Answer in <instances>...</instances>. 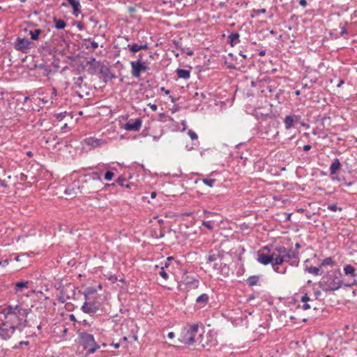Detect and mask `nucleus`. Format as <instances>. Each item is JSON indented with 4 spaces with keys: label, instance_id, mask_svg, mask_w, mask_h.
<instances>
[{
    "label": "nucleus",
    "instance_id": "obj_1",
    "mask_svg": "<svg viewBox=\"0 0 357 357\" xmlns=\"http://www.w3.org/2000/svg\"><path fill=\"white\" fill-rule=\"evenodd\" d=\"M30 311L31 310L22 308L19 305L14 307L8 305L1 311V314L3 316V319L1 320L10 326H14L16 330L24 328L29 326L26 317Z\"/></svg>",
    "mask_w": 357,
    "mask_h": 357
},
{
    "label": "nucleus",
    "instance_id": "obj_2",
    "mask_svg": "<svg viewBox=\"0 0 357 357\" xmlns=\"http://www.w3.org/2000/svg\"><path fill=\"white\" fill-rule=\"evenodd\" d=\"M101 176L102 172H93L85 174L83 175L84 180L82 181V185H77L76 182H74L73 185L79 190L82 194L98 193L110 185L103 183Z\"/></svg>",
    "mask_w": 357,
    "mask_h": 357
},
{
    "label": "nucleus",
    "instance_id": "obj_3",
    "mask_svg": "<svg viewBox=\"0 0 357 357\" xmlns=\"http://www.w3.org/2000/svg\"><path fill=\"white\" fill-rule=\"evenodd\" d=\"M355 284L356 282L352 284H345L344 286L351 287ZM342 286L343 282L340 270H332L327 272L326 274L321 278L319 282V287L324 291H335L340 289Z\"/></svg>",
    "mask_w": 357,
    "mask_h": 357
},
{
    "label": "nucleus",
    "instance_id": "obj_4",
    "mask_svg": "<svg viewBox=\"0 0 357 357\" xmlns=\"http://www.w3.org/2000/svg\"><path fill=\"white\" fill-rule=\"evenodd\" d=\"M199 324H187L181 331L178 340L185 344L192 345L196 341V335L198 333Z\"/></svg>",
    "mask_w": 357,
    "mask_h": 357
},
{
    "label": "nucleus",
    "instance_id": "obj_5",
    "mask_svg": "<svg viewBox=\"0 0 357 357\" xmlns=\"http://www.w3.org/2000/svg\"><path fill=\"white\" fill-rule=\"evenodd\" d=\"M79 344L84 349L86 350L87 354L95 353L100 346L96 342L93 335L83 333L79 335Z\"/></svg>",
    "mask_w": 357,
    "mask_h": 357
},
{
    "label": "nucleus",
    "instance_id": "obj_6",
    "mask_svg": "<svg viewBox=\"0 0 357 357\" xmlns=\"http://www.w3.org/2000/svg\"><path fill=\"white\" fill-rule=\"evenodd\" d=\"M13 47L16 50L26 54L33 47V43L27 38L17 37L13 43Z\"/></svg>",
    "mask_w": 357,
    "mask_h": 357
},
{
    "label": "nucleus",
    "instance_id": "obj_7",
    "mask_svg": "<svg viewBox=\"0 0 357 357\" xmlns=\"http://www.w3.org/2000/svg\"><path fill=\"white\" fill-rule=\"evenodd\" d=\"M260 135L263 139H266L269 141L275 140L279 135V131L275 127L274 123L271 124L269 123L262 127Z\"/></svg>",
    "mask_w": 357,
    "mask_h": 357
},
{
    "label": "nucleus",
    "instance_id": "obj_8",
    "mask_svg": "<svg viewBox=\"0 0 357 357\" xmlns=\"http://www.w3.org/2000/svg\"><path fill=\"white\" fill-rule=\"evenodd\" d=\"M131 66V75L135 78H139L141 73L146 72L149 70L148 65L141 61V58H138L137 61H132Z\"/></svg>",
    "mask_w": 357,
    "mask_h": 357
},
{
    "label": "nucleus",
    "instance_id": "obj_9",
    "mask_svg": "<svg viewBox=\"0 0 357 357\" xmlns=\"http://www.w3.org/2000/svg\"><path fill=\"white\" fill-rule=\"evenodd\" d=\"M14 326H10L1 320L0 324V338L3 340H9L15 332Z\"/></svg>",
    "mask_w": 357,
    "mask_h": 357
},
{
    "label": "nucleus",
    "instance_id": "obj_10",
    "mask_svg": "<svg viewBox=\"0 0 357 357\" xmlns=\"http://www.w3.org/2000/svg\"><path fill=\"white\" fill-rule=\"evenodd\" d=\"M300 120H301V116L300 115H296V114L287 115L283 120L285 130H289L292 128H294L296 127V126L298 123H300Z\"/></svg>",
    "mask_w": 357,
    "mask_h": 357
},
{
    "label": "nucleus",
    "instance_id": "obj_11",
    "mask_svg": "<svg viewBox=\"0 0 357 357\" xmlns=\"http://www.w3.org/2000/svg\"><path fill=\"white\" fill-rule=\"evenodd\" d=\"M102 65L103 64H101L99 61H96L95 58H91V60L86 62L89 74L93 75L99 73L100 68Z\"/></svg>",
    "mask_w": 357,
    "mask_h": 357
},
{
    "label": "nucleus",
    "instance_id": "obj_12",
    "mask_svg": "<svg viewBox=\"0 0 357 357\" xmlns=\"http://www.w3.org/2000/svg\"><path fill=\"white\" fill-rule=\"evenodd\" d=\"M99 74L105 83L116 78V75L111 72L109 68L104 64L100 67Z\"/></svg>",
    "mask_w": 357,
    "mask_h": 357
},
{
    "label": "nucleus",
    "instance_id": "obj_13",
    "mask_svg": "<svg viewBox=\"0 0 357 357\" xmlns=\"http://www.w3.org/2000/svg\"><path fill=\"white\" fill-rule=\"evenodd\" d=\"M142 121L137 118L134 120L130 119L123 126L124 129L128 131H139L141 128Z\"/></svg>",
    "mask_w": 357,
    "mask_h": 357
},
{
    "label": "nucleus",
    "instance_id": "obj_14",
    "mask_svg": "<svg viewBox=\"0 0 357 357\" xmlns=\"http://www.w3.org/2000/svg\"><path fill=\"white\" fill-rule=\"evenodd\" d=\"M284 257L291 259L289 264L293 266H298L299 264L298 252L292 249H287Z\"/></svg>",
    "mask_w": 357,
    "mask_h": 357
},
{
    "label": "nucleus",
    "instance_id": "obj_15",
    "mask_svg": "<svg viewBox=\"0 0 357 357\" xmlns=\"http://www.w3.org/2000/svg\"><path fill=\"white\" fill-rule=\"evenodd\" d=\"M85 144L91 148H97L104 145L106 142L102 139L93 137H86L84 139Z\"/></svg>",
    "mask_w": 357,
    "mask_h": 357
},
{
    "label": "nucleus",
    "instance_id": "obj_16",
    "mask_svg": "<svg viewBox=\"0 0 357 357\" xmlns=\"http://www.w3.org/2000/svg\"><path fill=\"white\" fill-rule=\"evenodd\" d=\"M82 310L84 313L94 314L98 310V305L94 302H84L82 306Z\"/></svg>",
    "mask_w": 357,
    "mask_h": 357
},
{
    "label": "nucleus",
    "instance_id": "obj_17",
    "mask_svg": "<svg viewBox=\"0 0 357 357\" xmlns=\"http://www.w3.org/2000/svg\"><path fill=\"white\" fill-rule=\"evenodd\" d=\"M213 268L218 271L222 275L227 276L229 274V268L227 265L220 261L219 263H215L213 265Z\"/></svg>",
    "mask_w": 357,
    "mask_h": 357
},
{
    "label": "nucleus",
    "instance_id": "obj_18",
    "mask_svg": "<svg viewBox=\"0 0 357 357\" xmlns=\"http://www.w3.org/2000/svg\"><path fill=\"white\" fill-rule=\"evenodd\" d=\"M272 253L271 255H266L260 252H258L257 253V261L263 265L266 266L271 264V263H272Z\"/></svg>",
    "mask_w": 357,
    "mask_h": 357
},
{
    "label": "nucleus",
    "instance_id": "obj_19",
    "mask_svg": "<svg viewBox=\"0 0 357 357\" xmlns=\"http://www.w3.org/2000/svg\"><path fill=\"white\" fill-rule=\"evenodd\" d=\"M209 296L207 294H202L196 298V307L199 309L204 307L208 303Z\"/></svg>",
    "mask_w": 357,
    "mask_h": 357
},
{
    "label": "nucleus",
    "instance_id": "obj_20",
    "mask_svg": "<svg viewBox=\"0 0 357 357\" xmlns=\"http://www.w3.org/2000/svg\"><path fill=\"white\" fill-rule=\"evenodd\" d=\"M68 3L73 8V15L75 17H78L81 13V5L78 0H67Z\"/></svg>",
    "mask_w": 357,
    "mask_h": 357
},
{
    "label": "nucleus",
    "instance_id": "obj_21",
    "mask_svg": "<svg viewBox=\"0 0 357 357\" xmlns=\"http://www.w3.org/2000/svg\"><path fill=\"white\" fill-rule=\"evenodd\" d=\"M240 35L237 32H231L228 36V43L231 47L235 46L236 45L240 43Z\"/></svg>",
    "mask_w": 357,
    "mask_h": 357
},
{
    "label": "nucleus",
    "instance_id": "obj_22",
    "mask_svg": "<svg viewBox=\"0 0 357 357\" xmlns=\"http://www.w3.org/2000/svg\"><path fill=\"white\" fill-rule=\"evenodd\" d=\"M127 47L129 49V50L132 52L135 53L138 51H140L142 50H146L148 48V45L145 43L144 45H138L137 43H133L132 45H128Z\"/></svg>",
    "mask_w": 357,
    "mask_h": 357
},
{
    "label": "nucleus",
    "instance_id": "obj_23",
    "mask_svg": "<svg viewBox=\"0 0 357 357\" xmlns=\"http://www.w3.org/2000/svg\"><path fill=\"white\" fill-rule=\"evenodd\" d=\"M84 42L86 49L91 51H94L98 47V43L93 40L91 38L84 39Z\"/></svg>",
    "mask_w": 357,
    "mask_h": 357
},
{
    "label": "nucleus",
    "instance_id": "obj_24",
    "mask_svg": "<svg viewBox=\"0 0 357 357\" xmlns=\"http://www.w3.org/2000/svg\"><path fill=\"white\" fill-rule=\"evenodd\" d=\"M220 258H221V255L220 254V252L218 251H216V252L211 251L209 252V254L207 257L206 263L209 264V263L215 262Z\"/></svg>",
    "mask_w": 357,
    "mask_h": 357
},
{
    "label": "nucleus",
    "instance_id": "obj_25",
    "mask_svg": "<svg viewBox=\"0 0 357 357\" xmlns=\"http://www.w3.org/2000/svg\"><path fill=\"white\" fill-rule=\"evenodd\" d=\"M176 73L178 78L188 79L190 77V71L188 70L178 68Z\"/></svg>",
    "mask_w": 357,
    "mask_h": 357
},
{
    "label": "nucleus",
    "instance_id": "obj_26",
    "mask_svg": "<svg viewBox=\"0 0 357 357\" xmlns=\"http://www.w3.org/2000/svg\"><path fill=\"white\" fill-rule=\"evenodd\" d=\"M341 167L340 161L338 158H335L333 162L330 166V172L331 175H333L336 173L337 170H338Z\"/></svg>",
    "mask_w": 357,
    "mask_h": 357
},
{
    "label": "nucleus",
    "instance_id": "obj_27",
    "mask_svg": "<svg viewBox=\"0 0 357 357\" xmlns=\"http://www.w3.org/2000/svg\"><path fill=\"white\" fill-rule=\"evenodd\" d=\"M272 255L273 259L272 263H271V264L272 265L273 267L278 265H280L284 261V257H282V256L276 255L275 252H272Z\"/></svg>",
    "mask_w": 357,
    "mask_h": 357
},
{
    "label": "nucleus",
    "instance_id": "obj_28",
    "mask_svg": "<svg viewBox=\"0 0 357 357\" xmlns=\"http://www.w3.org/2000/svg\"><path fill=\"white\" fill-rule=\"evenodd\" d=\"M29 281H20L14 284L15 292L21 291L24 288H28Z\"/></svg>",
    "mask_w": 357,
    "mask_h": 357
},
{
    "label": "nucleus",
    "instance_id": "obj_29",
    "mask_svg": "<svg viewBox=\"0 0 357 357\" xmlns=\"http://www.w3.org/2000/svg\"><path fill=\"white\" fill-rule=\"evenodd\" d=\"M259 281V275H252L250 276L246 280V283L248 286L252 287L255 285H257Z\"/></svg>",
    "mask_w": 357,
    "mask_h": 357
},
{
    "label": "nucleus",
    "instance_id": "obj_30",
    "mask_svg": "<svg viewBox=\"0 0 357 357\" xmlns=\"http://www.w3.org/2000/svg\"><path fill=\"white\" fill-rule=\"evenodd\" d=\"M305 271L306 272L313 274L314 275H320L322 273V272L321 271V267L306 266L305 268Z\"/></svg>",
    "mask_w": 357,
    "mask_h": 357
},
{
    "label": "nucleus",
    "instance_id": "obj_31",
    "mask_svg": "<svg viewBox=\"0 0 357 357\" xmlns=\"http://www.w3.org/2000/svg\"><path fill=\"white\" fill-rule=\"evenodd\" d=\"M312 135H317L319 137H321L322 138H326L328 135L326 134L324 131V129L317 126V128H314L312 132Z\"/></svg>",
    "mask_w": 357,
    "mask_h": 357
},
{
    "label": "nucleus",
    "instance_id": "obj_32",
    "mask_svg": "<svg viewBox=\"0 0 357 357\" xmlns=\"http://www.w3.org/2000/svg\"><path fill=\"white\" fill-rule=\"evenodd\" d=\"M174 44L177 50H181L182 52L185 53L188 56H192L194 54L193 50H190V48L185 50L179 45L178 42H174Z\"/></svg>",
    "mask_w": 357,
    "mask_h": 357
},
{
    "label": "nucleus",
    "instance_id": "obj_33",
    "mask_svg": "<svg viewBox=\"0 0 357 357\" xmlns=\"http://www.w3.org/2000/svg\"><path fill=\"white\" fill-rule=\"evenodd\" d=\"M42 31L40 29H36L34 30L29 31V35L31 36V39L33 40H37L39 38L40 34Z\"/></svg>",
    "mask_w": 357,
    "mask_h": 357
},
{
    "label": "nucleus",
    "instance_id": "obj_34",
    "mask_svg": "<svg viewBox=\"0 0 357 357\" xmlns=\"http://www.w3.org/2000/svg\"><path fill=\"white\" fill-rule=\"evenodd\" d=\"M344 274L347 275L356 276L355 268L351 265H347L344 267Z\"/></svg>",
    "mask_w": 357,
    "mask_h": 357
},
{
    "label": "nucleus",
    "instance_id": "obj_35",
    "mask_svg": "<svg viewBox=\"0 0 357 357\" xmlns=\"http://www.w3.org/2000/svg\"><path fill=\"white\" fill-rule=\"evenodd\" d=\"M335 265V262L333 260V257H326L321 263V266H333Z\"/></svg>",
    "mask_w": 357,
    "mask_h": 357
},
{
    "label": "nucleus",
    "instance_id": "obj_36",
    "mask_svg": "<svg viewBox=\"0 0 357 357\" xmlns=\"http://www.w3.org/2000/svg\"><path fill=\"white\" fill-rule=\"evenodd\" d=\"M54 22H55L54 26L57 29H63L66 26V23L63 20L54 18Z\"/></svg>",
    "mask_w": 357,
    "mask_h": 357
},
{
    "label": "nucleus",
    "instance_id": "obj_37",
    "mask_svg": "<svg viewBox=\"0 0 357 357\" xmlns=\"http://www.w3.org/2000/svg\"><path fill=\"white\" fill-rule=\"evenodd\" d=\"M116 183L118 185L121 187H126L127 188H130V184L127 183V181L125 178L120 176L116 180Z\"/></svg>",
    "mask_w": 357,
    "mask_h": 357
},
{
    "label": "nucleus",
    "instance_id": "obj_38",
    "mask_svg": "<svg viewBox=\"0 0 357 357\" xmlns=\"http://www.w3.org/2000/svg\"><path fill=\"white\" fill-rule=\"evenodd\" d=\"M202 182L207 186L212 188L216 182V180L214 178H206L202 179Z\"/></svg>",
    "mask_w": 357,
    "mask_h": 357
},
{
    "label": "nucleus",
    "instance_id": "obj_39",
    "mask_svg": "<svg viewBox=\"0 0 357 357\" xmlns=\"http://www.w3.org/2000/svg\"><path fill=\"white\" fill-rule=\"evenodd\" d=\"M202 226L207 228L208 230H213L214 229L213 221H202Z\"/></svg>",
    "mask_w": 357,
    "mask_h": 357
},
{
    "label": "nucleus",
    "instance_id": "obj_40",
    "mask_svg": "<svg viewBox=\"0 0 357 357\" xmlns=\"http://www.w3.org/2000/svg\"><path fill=\"white\" fill-rule=\"evenodd\" d=\"M327 208H328V210L333 211V212H335L337 211H341L342 210V208L337 207L336 204H331L328 205Z\"/></svg>",
    "mask_w": 357,
    "mask_h": 357
},
{
    "label": "nucleus",
    "instance_id": "obj_41",
    "mask_svg": "<svg viewBox=\"0 0 357 357\" xmlns=\"http://www.w3.org/2000/svg\"><path fill=\"white\" fill-rule=\"evenodd\" d=\"M275 250L278 253L280 254L279 256H282V257H284V255L285 254V252L287 250V248L284 246H278V247H276Z\"/></svg>",
    "mask_w": 357,
    "mask_h": 357
},
{
    "label": "nucleus",
    "instance_id": "obj_42",
    "mask_svg": "<svg viewBox=\"0 0 357 357\" xmlns=\"http://www.w3.org/2000/svg\"><path fill=\"white\" fill-rule=\"evenodd\" d=\"M165 268H163V266H161V269L159 272V275L164 278L165 280H167L169 278V275L165 271Z\"/></svg>",
    "mask_w": 357,
    "mask_h": 357
},
{
    "label": "nucleus",
    "instance_id": "obj_43",
    "mask_svg": "<svg viewBox=\"0 0 357 357\" xmlns=\"http://www.w3.org/2000/svg\"><path fill=\"white\" fill-rule=\"evenodd\" d=\"M114 176V174L112 172L107 171L105 172L104 178L106 181H111L113 178Z\"/></svg>",
    "mask_w": 357,
    "mask_h": 357
},
{
    "label": "nucleus",
    "instance_id": "obj_44",
    "mask_svg": "<svg viewBox=\"0 0 357 357\" xmlns=\"http://www.w3.org/2000/svg\"><path fill=\"white\" fill-rule=\"evenodd\" d=\"M174 259L173 257H168L164 263H162L163 268H168L170 266V261Z\"/></svg>",
    "mask_w": 357,
    "mask_h": 357
},
{
    "label": "nucleus",
    "instance_id": "obj_45",
    "mask_svg": "<svg viewBox=\"0 0 357 357\" xmlns=\"http://www.w3.org/2000/svg\"><path fill=\"white\" fill-rule=\"evenodd\" d=\"M188 134L190 136V137L192 139V140H196L198 138L197 135L192 130H189L188 132Z\"/></svg>",
    "mask_w": 357,
    "mask_h": 357
},
{
    "label": "nucleus",
    "instance_id": "obj_46",
    "mask_svg": "<svg viewBox=\"0 0 357 357\" xmlns=\"http://www.w3.org/2000/svg\"><path fill=\"white\" fill-rule=\"evenodd\" d=\"M74 25H75L79 31H82L84 29L83 23L80 21L75 22Z\"/></svg>",
    "mask_w": 357,
    "mask_h": 357
},
{
    "label": "nucleus",
    "instance_id": "obj_47",
    "mask_svg": "<svg viewBox=\"0 0 357 357\" xmlns=\"http://www.w3.org/2000/svg\"><path fill=\"white\" fill-rule=\"evenodd\" d=\"M310 301V298L307 296V294H305V295H303L301 298V301L302 303H307L308 301Z\"/></svg>",
    "mask_w": 357,
    "mask_h": 357
},
{
    "label": "nucleus",
    "instance_id": "obj_48",
    "mask_svg": "<svg viewBox=\"0 0 357 357\" xmlns=\"http://www.w3.org/2000/svg\"><path fill=\"white\" fill-rule=\"evenodd\" d=\"M347 24V23H346L344 26H340V28H341V32H340L341 36H344V35H347L348 34L347 30L346 29Z\"/></svg>",
    "mask_w": 357,
    "mask_h": 357
},
{
    "label": "nucleus",
    "instance_id": "obj_49",
    "mask_svg": "<svg viewBox=\"0 0 357 357\" xmlns=\"http://www.w3.org/2000/svg\"><path fill=\"white\" fill-rule=\"evenodd\" d=\"M266 12V10L265 8H261L257 10H254V13L258 15L261 13H265Z\"/></svg>",
    "mask_w": 357,
    "mask_h": 357
},
{
    "label": "nucleus",
    "instance_id": "obj_50",
    "mask_svg": "<svg viewBox=\"0 0 357 357\" xmlns=\"http://www.w3.org/2000/svg\"><path fill=\"white\" fill-rule=\"evenodd\" d=\"M8 264H9V260L8 259H4V260H2V261H0V266H2V267L6 266Z\"/></svg>",
    "mask_w": 357,
    "mask_h": 357
},
{
    "label": "nucleus",
    "instance_id": "obj_51",
    "mask_svg": "<svg viewBox=\"0 0 357 357\" xmlns=\"http://www.w3.org/2000/svg\"><path fill=\"white\" fill-rule=\"evenodd\" d=\"M26 255H28V254H26V253H22V254H21V255H17V256L15 257V260L16 261H20L21 260V259H20V258H21L22 257H23V256H26Z\"/></svg>",
    "mask_w": 357,
    "mask_h": 357
},
{
    "label": "nucleus",
    "instance_id": "obj_52",
    "mask_svg": "<svg viewBox=\"0 0 357 357\" xmlns=\"http://www.w3.org/2000/svg\"><path fill=\"white\" fill-rule=\"evenodd\" d=\"M299 5L303 8H305L307 5V1L306 0H300Z\"/></svg>",
    "mask_w": 357,
    "mask_h": 357
},
{
    "label": "nucleus",
    "instance_id": "obj_53",
    "mask_svg": "<svg viewBox=\"0 0 357 357\" xmlns=\"http://www.w3.org/2000/svg\"><path fill=\"white\" fill-rule=\"evenodd\" d=\"M0 185L6 188H8V185L6 183V181L1 179L0 180Z\"/></svg>",
    "mask_w": 357,
    "mask_h": 357
},
{
    "label": "nucleus",
    "instance_id": "obj_54",
    "mask_svg": "<svg viewBox=\"0 0 357 357\" xmlns=\"http://www.w3.org/2000/svg\"><path fill=\"white\" fill-rule=\"evenodd\" d=\"M204 217L206 218H208L210 217L211 215H212L213 214V212H211V211H204Z\"/></svg>",
    "mask_w": 357,
    "mask_h": 357
},
{
    "label": "nucleus",
    "instance_id": "obj_55",
    "mask_svg": "<svg viewBox=\"0 0 357 357\" xmlns=\"http://www.w3.org/2000/svg\"><path fill=\"white\" fill-rule=\"evenodd\" d=\"M312 148L311 145L310 144H306V145H304L303 147V150L304 151H308L309 150H310Z\"/></svg>",
    "mask_w": 357,
    "mask_h": 357
},
{
    "label": "nucleus",
    "instance_id": "obj_56",
    "mask_svg": "<svg viewBox=\"0 0 357 357\" xmlns=\"http://www.w3.org/2000/svg\"><path fill=\"white\" fill-rule=\"evenodd\" d=\"M273 270H274L275 272H277V273H284L285 272V270H284V271H280V268H279V267H278V266H274V267H273Z\"/></svg>",
    "mask_w": 357,
    "mask_h": 357
},
{
    "label": "nucleus",
    "instance_id": "obj_57",
    "mask_svg": "<svg viewBox=\"0 0 357 357\" xmlns=\"http://www.w3.org/2000/svg\"><path fill=\"white\" fill-rule=\"evenodd\" d=\"M311 308V306L307 303H304L303 305V309L304 310H307Z\"/></svg>",
    "mask_w": 357,
    "mask_h": 357
},
{
    "label": "nucleus",
    "instance_id": "obj_58",
    "mask_svg": "<svg viewBox=\"0 0 357 357\" xmlns=\"http://www.w3.org/2000/svg\"><path fill=\"white\" fill-rule=\"evenodd\" d=\"M151 109L155 112L158 109V106L155 104H149Z\"/></svg>",
    "mask_w": 357,
    "mask_h": 357
},
{
    "label": "nucleus",
    "instance_id": "obj_59",
    "mask_svg": "<svg viewBox=\"0 0 357 357\" xmlns=\"http://www.w3.org/2000/svg\"><path fill=\"white\" fill-rule=\"evenodd\" d=\"M188 283H192V284H195L196 287L198 286L199 284V281L197 280H195V279H192V281H190L188 282Z\"/></svg>",
    "mask_w": 357,
    "mask_h": 357
},
{
    "label": "nucleus",
    "instance_id": "obj_60",
    "mask_svg": "<svg viewBox=\"0 0 357 357\" xmlns=\"http://www.w3.org/2000/svg\"><path fill=\"white\" fill-rule=\"evenodd\" d=\"M160 90L163 91L165 94H169L170 91L168 89H166L165 87H161Z\"/></svg>",
    "mask_w": 357,
    "mask_h": 357
},
{
    "label": "nucleus",
    "instance_id": "obj_61",
    "mask_svg": "<svg viewBox=\"0 0 357 357\" xmlns=\"http://www.w3.org/2000/svg\"><path fill=\"white\" fill-rule=\"evenodd\" d=\"M51 91H52V96H56V94H57L56 89L55 88H52L51 89Z\"/></svg>",
    "mask_w": 357,
    "mask_h": 357
},
{
    "label": "nucleus",
    "instance_id": "obj_62",
    "mask_svg": "<svg viewBox=\"0 0 357 357\" xmlns=\"http://www.w3.org/2000/svg\"><path fill=\"white\" fill-rule=\"evenodd\" d=\"M300 123L302 126L305 127V128H308L310 127V126H309V125H307V124H306V123H305L302 122V121H301V120H300V123Z\"/></svg>",
    "mask_w": 357,
    "mask_h": 357
},
{
    "label": "nucleus",
    "instance_id": "obj_63",
    "mask_svg": "<svg viewBox=\"0 0 357 357\" xmlns=\"http://www.w3.org/2000/svg\"><path fill=\"white\" fill-rule=\"evenodd\" d=\"M167 337L169 338H173L174 337V333L173 332H169L168 334H167Z\"/></svg>",
    "mask_w": 357,
    "mask_h": 357
},
{
    "label": "nucleus",
    "instance_id": "obj_64",
    "mask_svg": "<svg viewBox=\"0 0 357 357\" xmlns=\"http://www.w3.org/2000/svg\"><path fill=\"white\" fill-rule=\"evenodd\" d=\"M156 196H157V194H156V192H151V199H154V198H155V197H156Z\"/></svg>",
    "mask_w": 357,
    "mask_h": 357
}]
</instances>
